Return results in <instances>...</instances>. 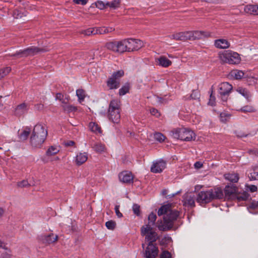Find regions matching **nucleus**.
Instances as JSON below:
<instances>
[{
    "label": "nucleus",
    "mask_w": 258,
    "mask_h": 258,
    "mask_svg": "<svg viewBox=\"0 0 258 258\" xmlns=\"http://www.w3.org/2000/svg\"><path fill=\"white\" fill-rule=\"evenodd\" d=\"M158 215H164L163 220H158L156 226L161 231L170 230L173 226L174 222L179 216V212L176 210H172L169 205L161 206L158 211Z\"/></svg>",
    "instance_id": "nucleus-1"
},
{
    "label": "nucleus",
    "mask_w": 258,
    "mask_h": 258,
    "mask_svg": "<svg viewBox=\"0 0 258 258\" xmlns=\"http://www.w3.org/2000/svg\"><path fill=\"white\" fill-rule=\"evenodd\" d=\"M224 197L222 189L217 187L206 191H200L197 197V201L200 204H206L213 200L221 199Z\"/></svg>",
    "instance_id": "nucleus-2"
},
{
    "label": "nucleus",
    "mask_w": 258,
    "mask_h": 258,
    "mask_svg": "<svg viewBox=\"0 0 258 258\" xmlns=\"http://www.w3.org/2000/svg\"><path fill=\"white\" fill-rule=\"evenodd\" d=\"M120 101L118 99H113L109 103L108 109V117L114 123H118L120 120Z\"/></svg>",
    "instance_id": "nucleus-3"
},
{
    "label": "nucleus",
    "mask_w": 258,
    "mask_h": 258,
    "mask_svg": "<svg viewBox=\"0 0 258 258\" xmlns=\"http://www.w3.org/2000/svg\"><path fill=\"white\" fill-rule=\"evenodd\" d=\"M219 58L223 63L238 64L241 61L240 55L236 52L228 50L219 53Z\"/></svg>",
    "instance_id": "nucleus-4"
},
{
    "label": "nucleus",
    "mask_w": 258,
    "mask_h": 258,
    "mask_svg": "<svg viewBox=\"0 0 258 258\" xmlns=\"http://www.w3.org/2000/svg\"><path fill=\"white\" fill-rule=\"evenodd\" d=\"M170 135L174 139L185 141H190L196 138L195 134L190 130L185 128L174 129L170 132Z\"/></svg>",
    "instance_id": "nucleus-5"
},
{
    "label": "nucleus",
    "mask_w": 258,
    "mask_h": 258,
    "mask_svg": "<svg viewBox=\"0 0 258 258\" xmlns=\"http://www.w3.org/2000/svg\"><path fill=\"white\" fill-rule=\"evenodd\" d=\"M105 47L109 50L119 53L127 51L126 39L107 42L105 44Z\"/></svg>",
    "instance_id": "nucleus-6"
},
{
    "label": "nucleus",
    "mask_w": 258,
    "mask_h": 258,
    "mask_svg": "<svg viewBox=\"0 0 258 258\" xmlns=\"http://www.w3.org/2000/svg\"><path fill=\"white\" fill-rule=\"evenodd\" d=\"M141 233L142 236H145V240L149 243L155 242L158 238V235L153 227H149V225H144L141 227Z\"/></svg>",
    "instance_id": "nucleus-7"
},
{
    "label": "nucleus",
    "mask_w": 258,
    "mask_h": 258,
    "mask_svg": "<svg viewBox=\"0 0 258 258\" xmlns=\"http://www.w3.org/2000/svg\"><path fill=\"white\" fill-rule=\"evenodd\" d=\"M124 75L122 70L114 72L107 81V85L110 89H115L119 87V79Z\"/></svg>",
    "instance_id": "nucleus-8"
},
{
    "label": "nucleus",
    "mask_w": 258,
    "mask_h": 258,
    "mask_svg": "<svg viewBox=\"0 0 258 258\" xmlns=\"http://www.w3.org/2000/svg\"><path fill=\"white\" fill-rule=\"evenodd\" d=\"M43 51L38 47L31 46L24 50H19L11 55L12 56L17 57H26L29 55H33L39 51Z\"/></svg>",
    "instance_id": "nucleus-9"
},
{
    "label": "nucleus",
    "mask_w": 258,
    "mask_h": 258,
    "mask_svg": "<svg viewBox=\"0 0 258 258\" xmlns=\"http://www.w3.org/2000/svg\"><path fill=\"white\" fill-rule=\"evenodd\" d=\"M233 89L232 85L228 82H223L218 86V92L222 97V100L226 101L227 98L225 97L228 96Z\"/></svg>",
    "instance_id": "nucleus-10"
},
{
    "label": "nucleus",
    "mask_w": 258,
    "mask_h": 258,
    "mask_svg": "<svg viewBox=\"0 0 258 258\" xmlns=\"http://www.w3.org/2000/svg\"><path fill=\"white\" fill-rule=\"evenodd\" d=\"M167 163L162 159L154 161L151 166L150 170L154 173L162 172L166 167Z\"/></svg>",
    "instance_id": "nucleus-11"
},
{
    "label": "nucleus",
    "mask_w": 258,
    "mask_h": 258,
    "mask_svg": "<svg viewBox=\"0 0 258 258\" xmlns=\"http://www.w3.org/2000/svg\"><path fill=\"white\" fill-rule=\"evenodd\" d=\"M126 40L127 51L137 50L143 46V42L139 39H127Z\"/></svg>",
    "instance_id": "nucleus-12"
},
{
    "label": "nucleus",
    "mask_w": 258,
    "mask_h": 258,
    "mask_svg": "<svg viewBox=\"0 0 258 258\" xmlns=\"http://www.w3.org/2000/svg\"><path fill=\"white\" fill-rule=\"evenodd\" d=\"M32 135L37 136L45 140L47 136V131L44 125L38 123L34 126Z\"/></svg>",
    "instance_id": "nucleus-13"
},
{
    "label": "nucleus",
    "mask_w": 258,
    "mask_h": 258,
    "mask_svg": "<svg viewBox=\"0 0 258 258\" xmlns=\"http://www.w3.org/2000/svg\"><path fill=\"white\" fill-rule=\"evenodd\" d=\"M158 253V248L154 243H149L146 248L145 255L146 258H155Z\"/></svg>",
    "instance_id": "nucleus-14"
},
{
    "label": "nucleus",
    "mask_w": 258,
    "mask_h": 258,
    "mask_svg": "<svg viewBox=\"0 0 258 258\" xmlns=\"http://www.w3.org/2000/svg\"><path fill=\"white\" fill-rule=\"evenodd\" d=\"M189 40H195L208 37L210 36V33L201 31H188Z\"/></svg>",
    "instance_id": "nucleus-15"
},
{
    "label": "nucleus",
    "mask_w": 258,
    "mask_h": 258,
    "mask_svg": "<svg viewBox=\"0 0 258 258\" xmlns=\"http://www.w3.org/2000/svg\"><path fill=\"white\" fill-rule=\"evenodd\" d=\"M118 177L120 181L126 183L130 184L133 181V175L131 172L124 171L120 173L118 175Z\"/></svg>",
    "instance_id": "nucleus-16"
},
{
    "label": "nucleus",
    "mask_w": 258,
    "mask_h": 258,
    "mask_svg": "<svg viewBox=\"0 0 258 258\" xmlns=\"http://www.w3.org/2000/svg\"><path fill=\"white\" fill-rule=\"evenodd\" d=\"M155 62L157 65L163 68H167L172 64V61L165 56H160L156 58Z\"/></svg>",
    "instance_id": "nucleus-17"
},
{
    "label": "nucleus",
    "mask_w": 258,
    "mask_h": 258,
    "mask_svg": "<svg viewBox=\"0 0 258 258\" xmlns=\"http://www.w3.org/2000/svg\"><path fill=\"white\" fill-rule=\"evenodd\" d=\"M45 140V139H42V138L34 135H32L30 137V143L35 148L41 147Z\"/></svg>",
    "instance_id": "nucleus-18"
},
{
    "label": "nucleus",
    "mask_w": 258,
    "mask_h": 258,
    "mask_svg": "<svg viewBox=\"0 0 258 258\" xmlns=\"http://www.w3.org/2000/svg\"><path fill=\"white\" fill-rule=\"evenodd\" d=\"M28 110V104L22 103L15 108L14 113L16 115L21 116L27 112Z\"/></svg>",
    "instance_id": "nucleus-19"
},
{
    "label": "nucleus",
    "mask_w": 258,
    "mask_h": 258,
    "mask_svg": "<svg viewBox=\"0 0 258 258\" xmlns=\"http://www.w3.org/2000/svg\"><path fill=\"white\" fill-rule=\"evenodd\" d=\"M215 46L219 49H226L230 47V43L225 39H219L214 41Z\"/></svg>",
    "instance_id": "nucleus-20"
},
{
    "label": "nucleus",
    "mask_w": 258,
    "mask_h": 258,
    "mask_svg": "<svg viewBox=\"0 0 258 258\" xmlns=\"http://www.w3.org/2000/svg\"><path fill=\"white\" fill-rule=\"evenodd\" d=\"M225 196L226 198L233 200L236 194V187L233 185H227L224 188Z\"/></svg>",
    "instance_id": "nucleus-21"
},
{
    "label": "nucleus",
    "mask_w": 258,
    "mask_h": 258,
    "mask_svg": "<svg viewBox=\"0 0 258 258\" xmlns=\"http://www.w3.org/2000/svg\"><path fill=\"white\" fill-rule=\"evenodd\" d=\"M87 159L88 154L87 153H79L75 157V162L76 165L80 166L84 163Z\"/></svg>",
    "instance_id": "nucleus-22"
},
{
    "label": "nucleus",
    "mask_w": 258,
    "mask_h": 258,
    "mask_svg": "<svg viewBox=\"0 0 258 258\" xmlns=\"http://www.w3.org/2000/svg\"><path fill=\"white\" fill-rule=\"evenodd\" d=\"M184 204L190 207L195 206L194 195L192 193L186 194L183 197Z\"/></svg>",
    "instance_id": "nucleus-23"
},
{
    "label": "nucleus",
    "mask_w": 258,
    "mask_h": 258,
    "mask_svg": "<svg viewBox=\"0 0 258 258\" xmlns=\"http://www.w3.org/2000/svg\"><path fill=\"white\" fill-rule=\"evenodd\" d=\"M171 38L176 40H186L189 39L188 31L181 32L171 35Z\"/></svg>",
    "instance_id": "nucleus-24"
},
{
    "label": "nucleus",
    "mask_w": 258,
    "mask_h": 258,
    "mask_svg": "<svg viewBox=\"0 0 258 258\" xmlns=\"http://www.w3.org/2000/svg\"><path fill=\"white\" fill-rule=\"evenodd\" d=\"M249 195L246 191L242 192H236L232 200H235L238 203L243 201H246L248 199Z\"/></svg>",
    "instance_id": "nucleus-25"
},
{
    "label": "nucleus",
    "mask_w": 258,
    "mask_h": 258,
    "mask_svg": "<svg viewBox=\"0 0 258 258\" xmlns=\"http://www.w3.org/2000/svg\"><path fill=\"white\" fill-rule=\"evenodd\" d=\"M247 208L249 213L253 214H258V201H251Z\"/></svg>",
    "instance_id": "nucleus-26"
},
{
    "label": "nucleus",
    "mask_w": 258,
    "mask_h": 258,
    "mask_svg": "<svg viewBox=\"0 0 258 258\" xmlns=\"http://www.w3.org/2000/svg\"><path fill=\"white\" fill-rule=\"evenodd\" d=\"M243 11L246 14L256 16L255 5L248 4L245 5L244 7Z\"/></svg>",
    "instance_id": "nucleus-27"
},
{
    "label": "nucleus",
    "mask_w": 258,
    "mask_h": 258,
    "mask_svg": "<svg viewBox=\"0 0 258 258\" xmlns=\"http://www.w3.org/2000/svg\"><path fill=\"white\" fill-rule=\"evenodd\" d=\"M224 177L226 179L234 183L237 182L239 178V175L235 173L225 174Z\"/></svg>",
    "instance_id": "nucleus-28"
},
{
    "label": "nucleus",
    "mask_w": 258,
    "mask_h": 258,
    "mask_svg": "<svg viewBox=\"0 0 258 258\" xmlns=\"http://www.w3.org/2000/svg\"><path fill=\"white\" fill-rule=\"evenodd\" d=\"M252 171L249 173L248 177L250 180H258V165L252 167Z\"/></svg>",
    "instance_id": "nucleus-29"
},
{
    "label": "nucleus",
    "mask_w": 258,
    "mask_h": 258,
    "mask_svg": "<svg viewBox=\"0 0 258 258\" xmlns=\"http://www.w3.org/2000/svg\"><path fill=\"white\" fill-rule=\"evenodd\" d=\"M114 30V29L112 27H97L96 28V32L97 34H105L109 33H111Z\"/></svg>",
    "instance_id": "nucleus-30"
},
{
    "label": "nucleus",
    "mask_w": 258,
    "mask_h": 258,
    "mask_svg": "<svg viewBox=\"0 0 258 258\" xmlns=\"http://www.w3.org/2000/svg\"><path fill=\"white\" fill-rule=\"evenodd\" d=\"M230 76L233 79H240L244 76V73L240 70H233L230 73Z\"/></svg>",
    "instance_id": "nucleus-31"
},
{
    "label": "nucleus",
    "mask_w": 258,
    "mask_h": 258,
    "mask_svg": "<svg viewBox=\"0 0 258 258\" xmlns=\"http://www.w3.org/2000/svg\"><path fill=\"white\" fill-rule=\"evenodd\" d=\"M89 126L90 130L92 132H93L96 134L102 133V130H101L100 126L96 123H95L94 122H91L89 123Z\"/></svg>",
    "instance_id": "nucleus-32"
},
{
    "label": "nucleus",
    "mask_w": 258,
    "mask_h": 258,
    "mask_svg": "<svg viewBox=\"0 0 258 258\" xmlns=\"http://www.w3.org/2000/svg\"><path fill=\"white\" fill-rule=\"evenodd\" d=\"M59 151V148L56 146H50L46 152V155L48 156H51L56 154Z\"/></svg>",
    "instance_id": "nucleus-33"
},
{
    "label": "nucleus",
    "mask_w": 258,
    "mask_h": 258,
    "mask_svg": "<svg viewBox=\"0 0 258 258\" xmlns=\"http://www.w3.org/2000/svg\"><path fill=\"white\" fill-rule=\"evenodd\" d=\"M57 236L51 233L47 236H45L43 240H44V242L49 244L54 242L57 240Z\"/></svg>",
    "instance_id": "nucleus-34"
},
{
    "label": "nucleus",
    "mask_w": 258,
    "mask_h": 258,
    "mask_svg": "<svg viewBox=\"0 0 258 258\" xmlns=\"http://www.w3.org/2000/svg\"><path fill=\"white\" fill-rule=\"evenodd\" d=\"M157 219L156 215L153 213L151 212L148 216V223L145 225H149V227H153L155 224V221Z\"/></svg>",
    "instance_id": "nucleus-35"
},
{
    "label": "nucleus",
    "mask_w": 258,
    "mask_h": 258,
    "mask_svg": "<svg viewBox=\"0 0 258 258\" xmlns=\"http://www.w3.org/2000/svg\"><path fill=\"white\" fill-rule=\"evenodd\" d=\"M92 148L94 149V151L98 153L103 152L105 150V145L99 142L96 143L94 144V145H92Z\"/></svg>",
    "instance_id": "nucleus-36"
},
{
    "label": "nucleus",
    "mask_w": 258,
    "mask_h": 258,
    "mask_svg": "<svg viewBox=\"0 0 258 258\" xmlns=\"http://www.w3.org/2000/svg\"><path fill=\"white\" fill-rule=\"evenodd\" d=\"M31 132V129L29 127H26L24 130L19 134V138L21 140H25L28 137Z\"/></svg>",
    "instance_id": "nucleus-37"
},
{
    "label": "nucleus",
    "mask_w": 258,
    "mask_h": 258,
    "mask_svg": "<svg viewBox=\"0 0 258 258\" xmlns=\"http://www.w3.org/2000/svg\"><path fill=\"white\" fill-rule=\"evenodd\" d=\"M236 91L247 99H248L251 97L250 92L245 88L239 87L237 89Z\"/></svg>",
    "instance_id": "nucleus-38"
},
{
    "label": "nucleus",
    "mask_w": 258,
    "mask_h": 258,
    "mask_svg": "<svg viewBox=\"0 0 258 258\" xmlns=\"http://www.w3.org/2000/svg\"><path fill=\"white\" fill-rule=\"evenodd\" d=\"M120 2L119 0H113L111 2H106L107 7H109L111 9H115L119 7Z\"/></svg>",
    "instance_id": "nucleus-39"
},
{
    "label": "nucleus",
    "mask_w": 258,
    "mask_h": 258,
    "mask_svg": "<svg viewBox=\"0 0 258 258\" xmlns=\"http://www.w3.org/2000/svg\"><path fill=\"white\" fill-rule=\"evenodd\" d=\"M76 95L78 97L79 101L81 103L84 100L85 98V92L83 89H78L76 91Z\"/></svg>",
    "instance_id": "nucleus-40"
},
{
    "label": "nucleus",
    "mask_w": 258,
    "mask_h": 258,
    "mask_svg": "<svg viewBox=\"0 0 258 258\" xmlns=\"http://www.w3.org/2000/svg\"><path fill=\"white\" fill-rule=\"evenodd\" d=\"M82 33L87 36L97 34V32H96V28H90L87 29L82 31Z\"/></svg>",
    "instance_id": "nucleus-41"
},
{
    "label": "nucleus",
    "mask_w": 258,
    "mask_h": 258,
    "mask_svg": "<svg viewBox=\"0 0 258 258\" xmlns=\"http://www.w3.org/2000/svg\"><path fill=\"white\" fill-rule=\"evenodd\" d=\"M239 111L243 112H254L255 110L253 106L246 105L241 107Z\"/></svg>",
    "instance_id": "nucleus-42"
},
{
    "label": "nucleus",
    "mask_w": 258,
    "mask_h": 258,
    "mask_svg": "<svg viewBox=\"0 0 258 258\" xmlns=\"http://www.w3.org/2000/svg\"><path fill=\"white\" fill-rule=\"evenodd\" d=\"M62 108L64 111L67 112H71L77 110V108L72 105L65 104L62 106Z\"/></svg>",
    "instance_id": "nucleus-43"
},
{
    "label": "nucleus",
    "mask_w": 258,
    "mask_h": 258,
    "mask_svg": "<svg viewBox=\"0 0 258 258\" xmlns=\"http://www.w3.org/2000/svg\"><path fill=\"white\" fill-rule=\"evenodd\" d=\"M154 138L155 140L159 142H163L165 139V137L161 133H156L154 135Z\"/></svg>",
    "instance_id": "nucleus-44"
},
{
    "label": "nucleus",
    "mask_w": 258,
    "mask_h": 258,
    "mask_svg": "<svg viewBox=\"0 0 258 258\" xmlns=\"http://www.w3.org/2000/svg\"><path fill=\"white\" fill-rule=\"evenodd\" d=\"M11 71V69L10 67H6L0 70V76L2 79L5 76H7Z\"/></svg>",
    "instance_id": "nucleus-45"
},
{
    "label": "nucleus",
    "mask_w": 258,
    "mask_h": 258,
    "mask_svg": "<svg viewBox=\"0 0 258 258\" xmlns=\"http://www.w3.org/2000/svg\"><path fill=\"white\" fill-rule=\"evenodd\" d=\"M95 5L96 7L100 10H103L107 7L106 2H103L101 1H98L95 2Z\"/></svg>",
    "instance_id": "nucleus-46"
},
{
    "label": "nucleus",
    "mask_w": 258,
    "mask_h": 258,
    "mask_svg": "<svg viewBox=\"0 0 258 258\" xmlns=\"http://www.w3.org/2000/svg\"><path fill=\"white\" fill-rule=\"evenodd\" d=\"M129 91V86L128 85H125L122 87L119 90V94L120 96H122L125 95L126 93L128 92Z\"/></svg>",
    "instance_id": "nucleus-47"
},
{
    "label": "nucleus",
    "mask_w": 258,
    "mask_h": 258,
    "mask_svg": "<svg viewBox=\"0 0 258 258\" xmlns=\"http://www.w3.org/2000/svg\"><path fill=\"white\" fill-rule=\"evenodd\" d=\"M105 226L107 229L112 230L115 227L116 223L113 221L110 220L106 222Z\"/></svg>",
    "instance_id": "nucleus-48"
},
{
    "label": "nucleus",
    "mask_w": 258,
    "mask_h": 258,
    "mask_svg": "<svg viewBox=\"0 0 258 258\" xmlns=\"http://www.w3.org/2000/svg\"><path fill=\"white\" fill-rule=\"evenodd\" d=\"M17 186L19 187H25L29 186V184L27 180H23L17 183Z\"/></svg>",
    "instance_id": "nucleus-49"
},
{
    "label": "nucleus",
    "mask_w": 258,
    "mask_h": 258,
    "mask_svg": "<svg viewBox=\"0 0 258 258\" xmlns=\"http://www.w3.org/2000/svg\"><path fill=\"white\" fill-rule=\"evenodd\" d=\"M212 93H213V90H212L211 94L210 96V99H209V101L208 102V104L210 105H211V106H214L216 103V102H215L216 98H215V96H213Z\"/></svg>",
    "instance_id": "nucleus-50"
},
{
    "label": "nucleus",
    "mask_w": 258,
    "mask_h": 258,
    "mask_svg": "<svg viewBox=\"0 0 258 258\" xmlns=\"http://www.w3.org/2000/svg\"><path fill=\"white\" fill-rule=\"evenodd\" d=\"M140 207L137 204H134L133 206V210L135 214L137 216L140 215Z\"/></svg>",
    "instance_id": "nucleus-51"
},
{
    "label": "nucleus",
    "mask_w": 258,
    "mask_h": 258,
    "mask_svg": "<svg viewBox=\"0 0 258 258\" xmlns=\"http://www.w3.org/2000/svg\"><path fill=\"white\" fill-rule=\"evenodd\" d=\"M1 258H11V254L9 250H5L1 254Z\"/></svg>",
    "instance_id": "nucleus-52"
},
{
    "label": "nucleus",
    "mask_w": 258,
    "mask_h": 258,
    "mask_svg": "<svg viewBox=\"0 0 258 258\" xmlns=\"http://www.w3.org/2000/svg\"><path fill=\"white\" fill-rule=\"evenodd\" d=\"M150 112L151 114L155 116L156 117H159L160 115V113L158 111V110L154 108H152L150 109Z\"/></svg>",
    "instance_id": "nucleus-53"
},
{
    "label": "nucleus",
    "mask_w": 258,
    "mask_h": 258,
    "mask_svg": "<svg viewBox=\"0 0 258 258\" xmlns=\"http://www.w3.org/2000/svg\"><path fill=\"white\" fill-rule=\"evenodd\" d=\"M56 99L61 101L62 103H67V102L66 101L65 99H63V95H62L61 93L56 94Z\"/></svg>",
    "instance_id": "nucleus-54"
},
{
    "label": "nucleus",
    "mask_w": 258,
    "mask_h": 258,
    "mask_svg": "<svg viewBox=\"0 0 258 258\" xmlns=\"http://www.w3.org/2000/svg\"><path fill=\"white\" fill-rule=\"evenodd\" d=\"M171 255L169 252L167 251H164L161 254L160 258H171Z\"/></svg>",
    "instance_id": "nucleus-55"
},
{
    "label": "nucleus",
    "mask_w": 258,
    "mask_h": 258,
    "mask_svg": "<svg viewBox=\"0 0 258 258\" xmlns=\"http://www.w3.org/2000/svg\"><path fill=\"white\" fill-rule=\"evenodd\" d=\"M119 205H116L114 208L115 214L118 218H121L122 217V214L119 212Z\"/></svg>",
    "instance_id": "nucleus-56"
},
{
    "label": "nucleus",
    "mask_w": 258,
    "mask_h": 258,
    "mask_svg": "<svg viewBox=\"0 0 258 258\" xmlns=\"http://www.w3.org/2000/svg\"><path fill=\"white\" fill-rule=\"evenodd\" d=\"M247 189H248L251 192H254L257 190V186L254 185H247Z\"/></svg>",
    "instance_id": "nucleus-57"
},
{
    "label": "nucleus",
    "mask_w": 258,
    "mask_h": 258,
    "mask_svg": "<svg viewBox=\"0 0 258 258\" xmlns=\"http://www.w3.org/2000/svg\"><path fill=\"white\" fill-rule=\"evenodd\" d=\"M73 2L76 4H81L82 5H85L88 0H73Z\"/></svg>",
    "instance_id": "nucleus-58"
},
{
    "label": "nucleus",
    "mask_w": 258,
    "mask_h": 258,
    "mask_svg": "<svg viewBox=\"0 0 258 258\" xmlns=\"http://www.w3.org/2000/svg\"><path fill=\"white\" fill-rule=\"evenodd\" d=\"M224 116V117L226 116V117H230V115L229 114L225 113H221L220 115V117L221 120L222 122H225L226 121V119H223V117Z\"/></svg>",
    "instance_id": "nucleus-59"
},
{
    "label": "nucleus",
    "mask_w": 258,
    "mask_h": 258,
    "mask_svg": "<svg viewBox=\"0 0 258 258\" xmlns=\"http://www.w3.org/2000/svg\"><path fill=\"white\" fill-rule=\"evenodd\" d=\"M35 108L38 110H41L43 108V105L42 104H37L35 105Z\"/></svg>",
    "instance_id": "nucleus-60"
},
{
    "label": "nucleus",
    "mask_w": 258,
    "mask_h": 258,
    "mask_svg": "<svg viewBox=\"0 0 258 258\" xmlns=\"http://www.w3.org/2000/svg\"><path fill=\"white\" fill-rule=\"evenodd\" d=\"M75 144V142L73 141H69L65 143L66 146H72Z\"/></svg>",
    "instance_id": "nucleus-61"
},
{
    "label": "nucleus",
    "mask_w": 258,
    "mask_h": 258,
    "mask_svg": "<svg viewBox=\"0 0 258 258\" xmlns=\"http://www.w3.org/2000/svg\"><path fill=\"white\" fill-rule=\"evenodd\" d=\"M203 166V164L201 162H196L195 163V167L196 168H200L202 167Z\"/></svg>",
    "instance_id": "nucleus-62"
},
{
    "label": "nucleus",
    "mask_w": 258,
    "mask_h": 258,
    "mask_svg": "<svg viewBox=\"0 0 258 258\" xmlns=\"http://www.w3.org/2000/svg\"><path fill=\"white\" fill-rule=\"evenodd\" d=\"M14 17L16 19H18L19 18H21L22 16L18 14V11H15L14 12Z\"/></svg>",
    "instance_id": "nucleus-63"
},
{
    "label": "nucleus",
    "mask_w": 258,
    "mask_h": 258,
    "mask_svg": "<svg viewBox=\"0 0 258 258\" xmlns=\"http://www.w3.org/2000/svg\"><path fill=\"white\" fill-rule=\"evenodd\" d=\"M158 102L160 103H166L167 101L161 97H158Z\"/></svg>",
    "instance_id": "nucleus-64"
}]
</instances>
